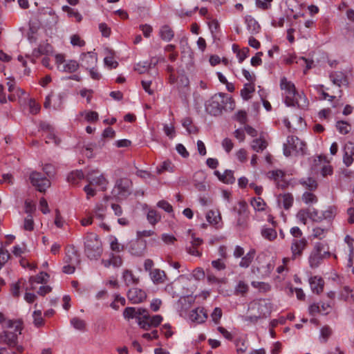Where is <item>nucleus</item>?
<instances>
[{
    "label": "nucleus",
    "instance_id": "57",
    "mask_svg": "<svg viewBox=\"0 0 354 354\" xmlns=\"http://www.w3.org/2000/svg\"><path fill=\"white\" fill-rule=\"evenodd\" d=\"M82 115H85V119L88 122H95L98 120V113L95 111H90L81 113Z\"/></svg>",
    "mask_w": 354,
    "mask_h": 354
},
{
    "label": "nucleus",
    "instance_id": "12",
    "mask_svg": "<svg viewBox=\"0 0 354 354\" xmlns=\"http://www.w3.org/2000/svg\"><path fill=\"white\" fill-rule=\"evenodd\" d=\"M80 61V66L86 69H88L96 66L97 58L95 53L88 52L81 55Z\"/></svg>",
    "mask_w": 354,
    "mask_h": 354
},
{
    "label": "nucleus",
    "instance_id": "37",
    "mask_svg": "<svg viewBox=\"0 0 354 354\" xmlns=\"http://www.w3.org/2000/svg\"><path fill=\"white\" fill-rule=\"evenodd\" d=\"M249 286L243 281H239L236 284L234 289V294L236 295H244L248 291Z\"/></svg>",
    "mask_w": 354,
    "mask_h": 354
},
{
    "label": "nucleus",
    "instance_id": "64",
    "mask_svg": "<svg viewBox=\"0 0 354 354\" xmlns=\"http://www.w3.org/2000/svg\"><path fill=\"white\" fill-rule=\"evenodd\" d=\"M234 119L241 124H245L247 122V114L245 111H239L234 115Z\"/></svg>",
    "mask_w": 354,
    "mask_h": 354
},
{
    "label": "nucleus",
    "instance_id": "63",
    "mask_svg": "<svg viewBox=\"0 0 354 354\" xmlns=\"http://www.w3.org/2000/svg\"><path fill=\"white\" fill-rule=\"evenodd\" d=\"M192 276L196 280L199 281V280L204 279L205 274V272L203 270V268H197L193 270Z\"/></svg>",
    "mask_w": 354,
    "mask_h": 354
},
{
    "label": "nucleus",
    "instance_id": "29",
    "mask_svg": "<svg viewBox=\"0 0 354 354\" xmlns=\"http://www.w3.org/2000/svg\"><path fill=\"white\" fill-rule=\"evenodd\" d=\"M49 275L45 272H39L35 277H30L29 279V283L33 285L34 283H46Z\"/></svg>",
    "mask_w": 354,
    "mask_h": 354
},
{
    "label": "nucleus",
    "instance_id": "23",
    "mask_svg": "<svg viewBox=\"0 0 354 354\" xmlns=\"http://www.w3.org/2000/svg\"><path fill=\"white\" fill-rule=\"evenodd\" d=\"M28 98V94L21 88L18 87L13 92L10 93L8 96V99L11 102L18 101L19 103L23 100Z\"/></svg>",
    "mask_w": 354,
    "mask_h": 354
},
{
    "label": "nucleus",
    "instance_id": "19",
    "mask_svg": "<svg viewBox=\"0 0 354 354\" xmlns=\"http://www.w3.org/2000/svg\"><path fill=\"white\" fill-rule=\"evenodd\" d=\"M310 288L314 293L320 294L324 289V281L322 277L315 276L309 279Z\"/></svg>",
    "mask_w": 354,
    "mask_h": 354
},
{
    "label": "nucleus",
    "instance_id": "27",
    "mask_svg": "<svg viewBox=\"0 0 354 354\" xmlns=\"http://www.w3.org/2000/svg\"><path fill=\"white\" fill-rule=\"evenodd\" d=\"M256 252L254 250L252 249L250 250L245 255H244L240 263L239 266L241 268H247L250 266V265L253 261V259L254 258Z\"/></svg>",
    "mask_w": 354,
    "mask_h": 354
},
{
    "label": "nucleus",
    "instance_id": "1",
    "mask_svg": "<svg viewBox=\"0 0 354 354\" xmlns=\"http://www.w3.org/2000/svg\"><path fill=\"white\" fill-rule=\"evenodd\" d=\"M280 88L284 91L285 103L288 106H297L304 109L307 106V99L303 93L297 91L295 84L283 77L280 81Z\"/></svg>",
    "mask_w": 354,
    "mask_h": 354
},
{
    "label": "nucleus",
    "instance_id": "35",
    "mask_svg": "<svg viewBox=\"0 0 354 354\" xmlns=\"http://www.w3.org/2000/svg\"><path fill=\"white\" fill-rule=\"evenodd\" d=\"M206 219L210 224H218L221 217L218 211L209 210L206 214Z\"/></svg>",
    "mask_w": 354,
    "mask_h": 354
},
{
    "label": "nucleus",
    "instance_id": "38",
    "mask_svg": "<svg viewBox=\"0 0 354 354\" xmlns=\"http://www.w3.org/2000/svg\"><path fill=\"white\" fill-rule=\"evenodd\" d=\"M67 95L65 92L59 93L57 96L55 97L53 101V108L55 110H59L62 108V104L64 100L66 98Z\"/></svg>",
    "mask_w": 354,
    "mask_h": 354
},
{
    "label": "nucleus",
    "instance_id": "62",
    "mask_svg": "<svg viewBox=\"0 0 354 354\" xmlns=\"http://www.w3.org/2000/svg\"><path fill=\"white\" fill-rule=\"evenodd\" d=\"M123 316L125 319H127L136 318V308H133V307L126 308L123 312Z\"/></svg>",
    "mask_w": 354,
    "mask_h": 354
},
{
    "label": "nucleus",
    "instance_id": "18",
    "mask_svg": "<svg viewBox=\"0 0 354 354\" xmlns=\"http://www.w3.org/2000/svg\"><path fill=\"white\" fill-rule=\"evenodd\" d=\"M330 256V253L329 252H324L323 254H319V253L312 251L308 258V262L310 268H317L323 259L329 257Z\"/></svg>",
    "mask_w": 354,
    "mask_h": 354
},
{
    "label": "nucleus",
    "instance_id": "3",
    "mask_svg": "<svg viewBox=\"0 0 354 354\" xmlns=\"http://www.w3.org/2000/svg\"><path fill=\"white\" fill-rule=\"evenodd\" d=\"M84 247L85 253L90 259H97L102 253V242L94 233L87 234Z\"/></svg>",
    "mask_w": 354,
    "mask_h": 354
},
{
    "label": "nucleus",
    "instance_id": "44",
    "mask_svg": "<svg viewBox=\"0 0 354 354\" xmlns=\"http://www.w3.org/2000/svg\"><path fill=\"white\" fill-rule=\"evenodd\" d=\"M150 68L151 63H149L148 62H143L138 63L135 66L134 70L140 74H143L147 72Z\"/></svg>",
    "mask_w": 354,
    "mask_h": 354
},
{
    "label": "nucleus",
    "instance_id": "10",
    "mask_svg": "<svg viewBox=\"0 0 354 354\" xmlns=\"http://www.w3.org/2000/svg\"><path fill=\"white\" fill-rule=\"evenodd\" d=\"M252 308H256L259 317H266L272 312L271 303L266 299H260L252 304Z\"/></svg>",
    "mask_w": 354,
    "mask_h": 354
},
{
    "label": "nucleus",
    "instance_id": "4",
    "mask_svg": "<svg viewBox=\"0 0 354 354\" xmlns=\"http://www.w3.org/2000/svg\"><path fill=\"white\" fill-rule=\"evenodd\" d=\"M132 182L128 178H121L115 181L111 194L118 199L126 198L131 194Z\"/></svg>",
    "mask_w": 354,
    "mask_h": 354
},
{
    "label": "nucleus",
    "instance_id": "34",
    "mask_svg": "<svg viewBox=\"0 0 354 354\" xmlns=\"http://www.w3.org/2000/svg\"><path fill=\"white\" fill-rule=\"evenodd\" d=\"M84 178V174L82 170H76L71 171L67 177V180L69 183L73 184L77 183L78 180Z\"/></svg>",
    "mask_w": 354,
    "mask_h": 354
},
{
    "label": "nucleus",
    "instance_id": "25",
    "mask_svg": "<svg viewBox=\"0 0 354 354\" xmlns=\"http://www.w3.org/2000/svg\"><path fill=\"white\" fill-rule=\"evenodd\" d=\"M64 262L66 263H73L76 264L80 262L79 255L77 254V252L75 250L74 248H72L71 250H68L64 257Z\"/></svg>",
    "mask_w": 354,
    "mask_h": 354
},
{
    "label": "nucleus",
    "instance_id": "11",
    "mask_svg": "<svg viewBox=\"0 0 354 354\" xmlns=\"http://www.w3.org/2000/svg\"><path fill=\"white\" fill-rule=\"evenodd\" d=\"M267 176L270 180H273L279 188L286 189L288 186V183L284 179L285 173L282 170L270 171L267 174Z\"/></svg>",
    "mask_w": 354,
    "mask_h": 354
},
{
    "label": "nucleus",
    "instance_id": "5",
    "mask_svg": "<svg viewBox=\"0 0 354 354\" xmlns=\"http://www.w3.org/2000/svg\"><path fill=\"white\" fill-rule=\"evenodd\" d=\"M306 144L293 136H288L287 143L283 145V153L286 156L291 155L292 152L304 154L305 152Z\"/></svg>",
    "mask_w": 354,
    "mask_h": 354
},
{
    "label": "nucleus",
    "instance_id": "40",
    "mask_svg": "<svg viewBox=\"0 0 354 354\" xmlns=\"http://www.w3.org/2000/svg\"><path fill=\"white\" fill-rule=\"evenodd\" d=\"M200 178L201 180H202L203 178H204V176L203 175V174L201 173H196L194 176V186L200 192H203V191H205L206 189V185L205 184L204 182L203 181H197L196 180V178Z\"/></svg>",
    "mask_w": 354,
    "mask_h": 354
},
{
    "label": "nucleus",
    "instance_id": "24",
    "mask_svg": "<svg viewBox=\"0 0 354 354\" xmlns=\"http://www.w3.org/2000/svg\"><path fill=\"white\" fill-rule=\"evenodd\" d=\"M294 201L293 196L290 193L279 194L278 196V203L282 204L285 209H288L292 207Z\"/></svg>",
    "mask_w": 354,
    "mask_h": 354
},
{
    "label": "nucleus",
    "instance_id": "52",
    "mask_svg": "<svg viewBox=\"0 0 354 354\" xmlns=\"http://www.w3.org/2000/svg\"><path fill=\"white\" fill-rule=\"evenodd\" d=\"M24 229L27 231H32L34 230V221L31 214H28L24 218Z\"/></svg>",
    "mask_w": 354,
    "mask_h": 354
},
{
    "label": "nucleus",
    "instance_id": "48",
    "mask_svg": "<svg viewBox=\"0 0 354 354\" xmlns=\"http://www.w3.org/2000/svg\"><path fill=\"white\" fill-rule=\"evenodd\" d=\"M80 64L75 60H70L63 66V70L66 72L73 73L76 71Z\"/></svg>",
    "mask_w": 354,
    "mask_h": 354
},
{
    "label": "nucleus",
    "instance_id": "9",
    "mask_svg": "<svg viewBox=\"0 0 354 354\" xmlns=\"http://www.w3.org/2000/svg\"><path fill=\"white\" fill-rule=\"evenodd\" d=\"M308 245V241L306 238L300 239H294L292 241L290 250L292 252V259H296L302 256L304 250Z\"/></svg>",
    "mask_w": 354,
    "mask_h": 354
},
{
    "label": "nucleus",
    "instance_id": "46",
    "mask_svg": "<svg viewBox=\"0 0 354 354\" xmlns=\"http://www.w3.org/2000/svg\"><path fill=\"white\" fill-rule=\"evenodd\" d=\"M222 177V182L224 183L233 184L235 182V178L232 170H225V172L223 174Z\"/></svg>",
    "mask_w": 354,
    "mask_h": 354
},
{
    "label": "nucleus",
    "instance_id": "33",
    "mask_svg": "<svg viewBox=\"0 0 354 354\" xmlns=\"http://www.w3.org/2000/svg\"><path fill=\"white\" fill-rule=\"evenodd\" d=\"M254 92V86L252 84H245L244 87L241 91V95L245 100H248L251 98V94Z\"/></svg>",
    "mask_w": 354,
    "mask_h": 354
},
{
    "label": "nucleus",
    "instance_id": "53",
    "mask_svg": "<svg viewBox=\"0 0 354 354\" xmlns=\"http://www.w3.org/2000/svg\"><path fill=\"white\" fill-rule=\"evenodd\" d=\"M136 319H137L138 322H139V319H140V320H146V319H147L148 318H149V313L146 309L141 308H136Z\"/></svg>",
    "mask_w": 354,
    "mask_h": 354
},
{
    "label": "nucleus",
    "instance_id": "20",
    "mask_svg": "<svg viewBox=\"0 0 354 354\" xmlns=\"http://www.w3.org/2000/svg\"><path fill=\"white\" fill-rule=\"evenodd\" d=\"M330 80L332 82L338 86L348 84L346 75L341 71H335L330 74Z\"/></svg>",
    "mask_w": 354,
    "mask_h": 354
},
{
    "label": "nucleus",
    "instance_id": "58",
    "mask_svg": "<svg viewBox=\"0 0 354 354\" xmlns=\"http://www.w3.org/2000/svg\"><path fill=\"white\" fill-rule=\"evenodd\" d=\"M10 254L8 250L0 248V269L10 259Z\"/></svg>",
    "mask_w": 354,
    "mask_h": 354
},
{
    "label": "nucleus",
    "instance_id": "36",
    "mask_svg": "<svg viewBox=\"0 0 354 354\" xmlns=\"http://www.w3.org/2000/svg\"><path fill=\"white\" fill-rule=\"evenodd\" d=\"M63 11L66 12L68 17H74L77 22H80L82 19V15L75 9L68 6H64L62 7Z\"/></svg>",
    "mask_w": 354,
    "mask_h": 354
},
{
    "label": "nucleus",
    "instance_id": "30",
    "mask_svg": "<svg viewBox=\"0 0 354 354\" xmlns=\"http://www.w3.org/2000/svg\"><path fill=\"white\" fill-rule=\"evenodd\" d=\"M251 147L254 151L259 153L267 147V142L263 139L257 138L252 142Z\"/></svg>",
    "mask_w": 354,
    "mask_h": 354
},
{
    "label": "nucleus",
    "instance_id": "2",
    "mask_svg": "<svg viewBox=\"0 0 354 354\" xmlns=\"http://www.w3.org/2000/svg\"><path fill=\"white\" fill-rule=\"evenodd\" d=\"M0 333V344H6L10 348L17 345L18 336L21 335L22 322L20 320H8L3 326Z\"/></svg>",
    "mask_w": 354,
    "mask_h": 354
},
{
    "label": "nucleus",
    "instance_id": "21",
    "mask_svg": "<svg viewBox=\"0 0 354 354\" xmlns=\"http://www.w3.org/2000/svg\"><path fill=\"white\" fill-rule=\"evenodd\" d=\"M245 22L247 25V28L251 35H256L259 32L261 26L252 16L247 15L245 17Z\"/></svg>",
    "mask_w": 354,
    "mask_h": 354
},
{
    "label": "nucleus",
    "instance_id": "59",
    "mask_svg": "<svg viewBox=\"0 0 354 354\" xmlns=\"http://www.w3.org/2000/svg\"><path fill=\"white\" fill-rule=\"evenodd\" d=\"M336 127L342 134H346L349 132V125L344 121H338Z\"/></svg>",
    "mask_w": 354,
    "mask_h": 354
},
{
    "label": "nucleus",
    "instance_id": "49",
    "mask_svg": "<svg viewBox=\"0 0 354 354\" xmlns=\"http://www.w3.org/2000/svg\"><path fill=\"white\" fill-rule=\"evenodd\" d=\"M71 325L77 330H83L85 328L86 324L84 320L78 318L74 317L71 320Z\"/></svg>",
    "mask_w": 354,
    "mask_h": 354
},
{
    "label": "nucleus",
    "instance_id": "45",
    "mask_svg": "<svg viewBox=\"0 0 354 354\" xmlns=\"http://www.w3.org/2000/svg\"><path fill=\"white\" fill-rule=\"evenodd\" d=\"M251 205L255 210L263 211L265 209L266 203L261 198L259 197L257 198H252L251 201Z\"/></svg>",
    "mask_w": 354,
    "mask_h": 354
},
{
    "label": "nucleus",
    "instance_id": "54",
    "mask_svg": "<svg viewBox=\"0 0 354 354\" xmlns=\"http://www.w3.org/2000/svg\"><path fill=\"white\" fill-rule=\"evenodd\" d=\"M309 216L310 219L314 222H321L323 220L322 214H319L318 210L315 208H313L312 209H309Z\"/></svg>",
    "mask_w": 354,
    "mask_h": 354
},
{
    "label": "nucleus",
    "instance_id": "39",
    "mask_svg": "<svg viewBox=\"0 0 354 354\" xmlns=\"http://www.w3.org/2000/svg\"><path fill=\"white\" fill-rule=\"evenodd\" d=\"M182 125L186 129L189 133H195L197 132L196 127L192 125V120L189 117L185 118L182 120Z\"/></svg>",
    "mask_w": 354,
    "mask_h": 354
},
{
    "label": "nucleus",
    "instance_id": "47",
    "mask_svg": "<svg viewBox=\"0 0 354 354\" xmlns=\"http://www.w3.org/2000/svg\"><path fill=\"white\" fill-rule=\"evenodd\" d=\"M51 50L52 47L49 44L39 45L38 48L33 50V55L35 56H38L44 54H48L50 52H51Z\"/></svg>",
    "mask_w": 354,
    "mask_h": 354
},
{
    "label": "nucleus",
    "instance_id": "26",
    "mask_svg": "<svg viewBox=\"0 0 354 354\" xmlns=\"http://www.w3.org/2000/svg\"><path fill=\"white\" fill-rule=\"evenodd\" d=\"M159 35L162 39L169 41L173 39L174 32L171 27L165 25L160 28Z\"/></svg>",
    "mask_w": 354,
    "mask_h": 354
},
{
    "label": "nucleus",
    "instance_id": "43",
    "mask_svg": "<svg viewBox=\"0 0 354 354\" xmlns=\"http://www.w3.org/2000/svg\"><path fill=\"white\" fill-rule=\"evenodd\" d=\"M296 217L297 218V220L303 223L304 225H306V222H307V218H310V216H309V209H300L297 215H296Z\"/></svg>",
    "mask_w": 354,
    "mask_h": 354
},
{
    "label": "nucleus",
    "instance_id": "17",
    "mask_svg": "<svg viewBox=\"0 0 354 354\" xmlns=\"http://www.w3.org/2000/svg\"><path fill=\"white\" fill-rule=\"evenodd\" d=\"M189 318L194 322L201 324L207 319V314L204 308L198 307L190 312Z\"/></svg>",
    "mask_w": 354,
    "mask_h": 354
},
{
    "label": "nucleus",
    "instance_id": "28",
    "mask_svg": "<svg viewBox=\"0 0 354 354\" xmlns=\"http://www.w3.org/2000/svg\"><path fill=\"white\" fill-rule=\"evenodd\" d=\"M122 278L127 286L137 284L139 282V279L136 277L131 270H125L123 272Z\"/></svg>",
    "mask_w": 354,
    "mask_h": 354
},
{
    "label": "nucleus",
    "instance_id": "55",
    "mask_svg": "<svg viewBox=\"0 0 354 354\" xmlns=\"http://www.w3.org/2000/svg\"><path fill=\"white\" fill-rule=\"evenodd\" d=\"M193 301H194V299L192 297H180L179 299L178 304L182 306L183 308L186 310L191 306Z\"/></svg>",
    "mask_w": 354,
    "mask_h": 354
},
{
    "label": "nucleus",
    "instance_id": "31",
    "mask_svg": "<svg viewBox=\"0 0 354 354\" xmlns=\"http://www.w3.org/2000/svg\"><path fill=\"white\" fill-rule=\"evenodd\" d=\"M299 183L310 191H314L317 187V181L313 178H301Z\"/></svg>",
    "mask_w": 354,
    "mask_h": 354
},
{
    "label": "nucleus",
    "instance_id": "15",
    "mask_svg": "<svg viewBox=\"0 0 354 354\" xmlns=\"http://www.w3.org/2000/svg\"><path fill=\"white\" fill-rule=\"evenodd\" d=\"M162 321V317L160 315H156L146 320L139 319L138 325L144 330H149L151 327H157Z\"/></svg>",
    "mask_w": 354,
    "mask_h": 354
},
{
    "label": "nucleus",
    "instance_id": "8",
    "mask_svg": "<svg viewBox=\"0 0 354 354\" xmlns=\"http://www.w3.org/2000/svg\"><path fill=\"white\" fill-rule=\"evenodd\" d=\"M127 248L131 255L142 257L145 254L147 250V242L145 240L136 238L129 243Z\"/></svg>",
    "mask_w": 354,
    "mask_h": 354
},
{
    "label": "nucleus",
    "instance_id": "7",
    "mask_svg": "<svg viewBox=\"0 0 354 354\" xmlns=\"http://www.w3.org/2000/svg\"><path fill=\"white\" fill-rule=\"evenodd\" d=\"M223 100L221 95H214L205 103L206 111L212 115H218L222 112Z\"/></svg>",
    "mask_w": 354,
    "mask_h": 354
},
{
    "label": "nucleus",
    "instance_id": "32",
    "mask_svg": "<svg viewBox=\"0 0 354 354\" xmlns=\"http://www.w3.org/2000/svg\"><path fill=\"white\" fill-rule=\"evenodd\" d=\"M147 218L151 225H154L160 221L161 216L156 210L149 209L147 214Z\"/></svg>",
    "mask_w": 354,
    "mask_h": 354
},
{
    "label": "nucleus",
    "instance_id": "61",
    "mask_svg": "<svg viewBox=\"0 0 354 354\" xmlns=\"http://www.w3.org/2000/svg\"><path fill=\"white\" fill-rule=\"evenodd\" d=\"M109 264H111L114 267H120L122 264V259L119 255L111 254L109 260Z\"/></svg>",
    "mask_w": 354,
    "mask_h": 354
},
{
    "label": "nucleus",
    "instance_id": "13",
    "mask_svg": "<svg viewBox=\"0 0 354 354\" xmlns=\"http://www.w3.org/2000/svg\"><path fill=\"white\" fill-rule=\"evenodd\" d=\"M98 173L96 171H91L86 175V180L91 184L93 185L100 186L102 189H106L107 181L103 175H97Z\"/></svg>",
    "mask_w": 354,
    "mask_h": 354
},
{
    "label": "nucleus",
    "instance_id": "56",
    "mask_svg": "<svg viewBox=\"0 0 354 354\" xmlns=\"http://www.w3.org/2000/svg\"><path fill=\"white\" fill-rule=\"evenodd\" d=\"M222 315L223 313L221 308L216 307L214 309L213 312L212 313L211 318L216 324H218L220 322V319L222 317Z\"/></svg>",
    "mask_w": 354,
    "mask_h": 354
},
{
    "label": "nucleus",
    "instance_id": "6",
    "mask_svg": "<svg viewBox=\"0 0 354 354\" xmlns=\"http://www.w3.org/2000/svg\"><path fill=\"white\" fill-rule=\"evenodd\" d=\"M30 180L32 185L40 192H45L50 185V180L42 174L37 171L31 173Z\"/></svg>",
    "mask_w": 354,
    "mask_h": 354
},
{
    "label": "nucleus",
    "instance_id": "50",
    "mask_svg": "<svg viewBox=\"0 0 354 354\" xmlns=\"http://www.w3.org/2000/svg\"><path fill=\"white\" fill-rule=\"evenodd\" d=\"M236 351L238 353H243L248 348V342L244 339H239L236 342Z\"/></svg>",
    "mask_w": 354,
    "mask_h": 354
},
{
    "label": "nucleus",
    "instance_id": "42",
    "mask_svg": "<svg viewBox=\"0 0 354 354\" xmlns=\"http://www.w3.org/2000/svg\"><path fill=\"white\" fill-rule=\"evenodd\" d=\"M261 235L265 239L272 241L277 237V232L273 228H264L261 230Z\"/></svg>",
    "mask_w": 354,
    "mask_h": 354
},
{
    "label": "nucleus",
    "instance_id": "22",
    "mask_svg": "<svg viewBox=\"0 0 354 354\" xmlns=\"http://www.w3.org/2000/svg\"><path fill=\"white\" fill-rule=\"evenodd\" d=\"M149 275L153 282L156 284L163 283L167 279L165 272L160 269L151 270Z\"/></svg>",
    "mask_w": 354,
    "mask_h": 354
},
{
    "label": "nucleus",
    "instance_id": "16",
    "mask_svg": "<svg viewBox=\"0 0 354 354\" xmlns=\"http://www.w3.org/2000/svg\"><path fill=\"white\" fill-rule=\"evenodd\" d=\"M343 162L349 167L354 161V142H348L344 148Z\"/></svg>",
    "mask_w": 354,
    "mask_h": 354
},
{
    "label": "nucleus",
    "instance_id": "14",
    "mask_svg": "<svg viewBox=\"0 0 354 354\" xmlns=\"http://www.w3.org/2000/svg\"><path fill=\"white\" fill-rule=\"evenodd\" d=\"M129 300L133 304L142 302L147 297L146 292L138 288H131L127 292Z\"/></svg>",
    "mask_w": 354,
    "mask_h": 354
},
{
    "label": "nucleus",
    "instance_id": "41",
    "mask_svg": "<svg viewBox=\"0 0 354 354\" xmlns=\"http://www.w3.org/2000/svg\"><path fill=\"white\" fill-rule=\"evenodd\" d=\"M302 201L307 205L316 203L317 196L310 192H305L302 195Z\"/></svg>",
    "mask_w": 354,
    "mask_h": 354
},
{
    "label": "nucleus",
    "instance_id": "51",
    "mask_svg": "<svg viewBox=\"0 0 354 354\" xmlns=\"http://www.w3.org/2000/svg\"><path fill=\"white\" fill-rule=\"evenodd\" d=\"M34 319L33 323L35 326L40 327L44 324V319L41 317V310H35L32 314Z\"/></svg>",
    "mask_w": 354,
    "mask_h": 354
},
{
    "label": "nucleus",
    "instance_id": "60",
    "mask_svg": "<svg viewBox=\"0 0 354 354\" xmlns=\"http://www.w3.org/2000/svg\"><path fill=\"white\" fill-rule=\"evenodd\" d=\"M251 284L252 287L263 290V292H267L270 289V286L265 282L252 281Z\"/></svg>",
    "mask_w": 354,
    "mask_h": 354
}]
</instances>
